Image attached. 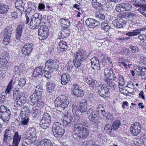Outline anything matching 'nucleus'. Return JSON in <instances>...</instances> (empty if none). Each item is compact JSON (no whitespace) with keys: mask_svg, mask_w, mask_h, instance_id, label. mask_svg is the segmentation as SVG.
Returning a JSON list of instances; mask_svg holds the SVG:
<instances>
[{"mask_svg":"<svg viewBox=\"0 0 146 146\" xmlns=\"http://www.w3.org/2000/svg\"><path fill=\"white\" fill-rule=\"evenodd\" d=\"M13 146H18L21 139V136L18 132H16L13 138Z\"/></svg>","mask_w":146,"mask_h":146,"instance_id":"obj_30","label":"nucleus"},{"mask_svg":"<svg viewBox=\"0 0 146 146\" xmlns=\"http://www.w3.org/2000/svg\"><path fill=\"white\" fill-rule=\"evenodd\" d=\"M44 76L48 79H50L51 77L53 71H51L49 68L45 66L44 68Z\"/></svg>","mask_w":146,"mask_h":146,"instance_id":"obj_37","label":"nucleus"},{"mask_svg":"<svg viewBox=\"0 0 146 146\" xmlns=\"http://www.w3.org/2000/svg\"><path fill=\"white\" fill-rule=\"evenodd\" d=\"M16 8L20 11H23L24 10L25 3L21 0H17L15 4Z\"/></svg>","mask_w":146,"mask_h":146,"instance_id":"obj_33","label":"nucleus"},{"mask_svg":"<svg viewBox=\"0 0 146 146\" xmlns=\"http://www.w3.org/2000/svg\"><path fill=\"white\" fill-rule=\"evenodd\" d=\"M28 117L24 116V117L21 116V124L23 125H27L29 120V118Z\"/></svg>","mask_w":146,"mask_h":146,"instance_id":"obj_46","label":"nucleus"},{"mask_svg":"<svg viewBox=\"0 0 146 146\" xmlns=\"http://www.w3.org/2000/svg\"><path fill=\"white\" fill-rule=\"evenodd\" d=\"M115 10L119 12L123 11L124 9L123 3L117 4L116 5Z\"/></svg>","mask_w":146,"mask_h":146,"instance_id":"obj_52","label":"nucleus"},{"mask_svg":"<svg viewBox=\"0 0 146 146\" xmlns=\"http://www.w3.org/2000/svg\"><path fill=\"white\" fill-rule=\"evenodd\" d=\"M91 53L90 52L88 54H87L86 51L83 49L75 52L73 55V61L70 60L68 62L67 65V70L69 71L73 67L74 64L76 67H80L82 63L87 59Z\"/></svg>","mask_w":146,"mask_h":146,"instance_id":"obj_2","label":"nucleus"},{"mask_svg":"<svg viewBox=\"0 0 146 146\" xmlns=\"http://www.w3.org/2000/svg\"><path fill=\"white\" fill-rule=\"evenodd\" d=\"M146 30V27H143L141 29H137L132 31L129 32L125 35L129 36H136L140 33L141 31Z\"/></svg>","mask_w":146,"mask_h":146,"instance_id":"obj_26","label":"nucleus"},{"mask_svg":"<svg viewBox=\"0 0 146 146\" xmlns=\"http://www.w3.org/2000/svg\"><path fill=\"white\" fill-rule=\"evenodd\" d=\"M18 67L19 74H20V73L22 72L24 70V69L25 68V65L23 64L22 63Z\"/></svg>","mask_w":146,"mask_h":146,"instance_id":"obj_60","label":"nucleus"},{"mask_svg":"<svg viewBox=\"0 0 146 146\" xmlns=\"http://www.w3.org/2000/svg\"><path fill=\"white\" fill-rule=\"evenodd\" d=\"M10 11L9 7L5 4L0 3V13L5 14Z\"/></svg>","mask_w":146,"mask_h":146,"instance_id":"obj_35","label":"nucleus"},{"mask_svg":"<svg viewBox=\"0 0 146 146\" xmlns=\"http://www.w3.org/2000/svg\"><path fill=\"white\" fill-rule=\"evenodd\" d=\"M31 129L33 131V133H34L32 134V133H31V136H32V137H31L30 139V140L31 143H34L35 142L37 139L36 137H35V136L36 135L35 133L36 131L35 130V129L34 128H31Z\"/></svg>","mask_w":146,"mask_h":146,"instance_id":"obj_45","label":"nucleus"},{"mask_svg":"<svg viewBox=\"0 0 146 146\" xmlns=\"http://www.w3.org/2000/svg\"><path fill=\"white\" fill-rule=\"evenodd\" d=\"M124 11H129L132 8L131 5L127 2L123 3Z\"/></svg>","mask_w":146,"mask_h":146,"instance_id":"obj_49","label":"nucleus"},{"mask_svg":"<svg viewBox=\"0 0 146 146\" xmlns=\"http://www.w3.org/2000/svg\"><path fill=\"white\" fill-rule=\"evenodd\" d=\"M47 16L43 15L38 13H35L32 16V19L37 22L40 23L42 22H45L47 19Z\"/></svg>","mask_w":146,"mask_h":146,"instance_id":"obj_16","label":"nucleus"},{"mask_svg":"<svg viewBox=\"0 0 146 146\" xmlns=\"http://www.w3.org/2000/svg\"><path fill=\"white\" fill-rule=\"evenodd\" d=\"M10 55L9 53L6 52H4L1 54L0 58V64L2 66H4L9 64L8 61L9 60Z\"/></svg>","mask_w":146,"mask_h":146,"instance_id":"obj_19","label":"nucleus"},{"mask_svg":"<svg viewBox=\"0 0 146 146\" xmlns=\"http://www.w3.org/2000/svg\"><path fill=\"white\" fill-rule=\"evenodd\" d=\"M104 129L107 132L109 133H111L113 130L112 126H110L109 124L106 125Z\"/></svg>","mask_w":146,"mask_h":146,"instance_id":"obj_58","label":"nucleus"},{"mask_svg":"<svg viewBox=\"0 0 146 146\" xmlns=\"http://www.w3.org/2000/svg\"><path fill=\"white\" fill-rule=\"evenodd\" d=\"M59 60L57 59L52 60L50 59L47 60L45 63V65L51 71H53L54 70H57L59 67Z\"/></svg>","mask_w":146,"mask_h":146,"instance_id":"obj_10","label":"nucleus"},{"mask_svg":"<svg viewBox=\"0 0 146 146\" xmlns=\"http://www.w3.org/2000/svg\"><path fill=\"white\" fill-rule=\"evenodd\" d=\"M71 101L64 95H60L56 98L54 102L55 107L57 111L61 112L67 108Z\"/></svg>","mask_w":146,"mask_h":146,"instance_id":"obj_3","label":"nucleus"},{"mask_svg":"<svg viewBox=\"0 0 146 146\" xmlns=\"http://www.w3.org/2000/svg\"><path fill=\"white\" fill-rule=\"evenodd\" d=\"M23 28L24 26L21 25L19 24L17 26L16 30V39L19 40L21 38Z\"/></svg>","mask_w":146,"mask_h":146,"instance_id":"obj_27","label":"nucleus"},{"mask_svg":"<svg viewBox=\"0 0 146 146\" xmlns=\"http://www.w3.org/2000/svg\"><path fill=\"white\" fill-rule=\"evenodd\" d=\"M70 80V76L67 73L62 75L61 77V84L65 85Z\"/></svg>","mask_w":146,"mask_h":146,"instance_id":"obj_32","label":"nucleus"},{"mask_svg":"<svg viewBox=\"0 0 146 146\" xmlns=\"http://www.w3.org/2000/svg\"><path fill=\"white\" fill-rule=\"evenodd\" d=\"M43 69L44 68L43 66H39L36 68L33 71V76L36 77L39 75H42L44 72Z\"/></svg>","mask_w":146,"mask_h":146,"instance_id":"obj_29","label":"nucleus"},{"mask_svg":"<svg viewBox=\"0 0 146 146\" xmlns=\"http://www.w3.org/2000/svg\"><path fill=\"white\" fill-rule=\"evenodd\" d=\"M121 125V121L118 120L115 121L113 123L112 127L113 130L115 131Z\"/></svg>","mask_w":146,"mask_h":146,"instance_id":"obj_41","label":"nucleus"},{"mask_svg":"<svg viewBox=\"0 0 146 146\" xmlns=\"http://www.w3.org/2000/svg\"><path fill=\"white\" fill-rule=\"evenodd\" d=\"M48 30L47 26L45 25L40 26L38 29V35L42 37V39L46 38L48 37Z\"/></svg>","mask_w":146,"mask_h":146,"instance_id":"obj_18","label":"nucleus"},{"mask_svg":"<svg viewBox=\"0 0 146 146\" xmlns=\"http://www.w3.org/2000/svg\"><path fill=\"white\" fill-rule=\"evenodd\" d=\"M104 80L105 82H106L108 87L109 89L115 90L116 87L117 83L116 81L113 80V79L109 78H104Z\"/></svg>","mask_w":146,"mask_h":146,"instance_id":"obj_24","label":"nucleus"},{"mask_svg":"<svg viewBox=\"0 0 146 146\" xmlns=\"http://www.w3.org/2000/svg\"><path fill=\"white\" fill-rule=\"evenodd\" d=\"M85 23L88 27L91 28H94L100 24V22L98 21L91 18H88L86 20Z\"/></svg>","mask_w":146,"mask_h":146,"instance_id":"obj_20","label":"nucleus"},{"mask_svg":"<svg viewBox=\"0 0 146 146\" xmlns=\"http://www.w3.org/2000/svg\"><path fill=\"white\" fill-rule=\"evenodd\" d=\"M13 29L10 27H7L5 29L3 44L5 45L8 44L11 42V38L12 34Z\"/></svg>","mask_w":146,"mask_h":146,"instance_id":"obj_9","label":"nucleus"},{"mask_svg":"<svg viewBox=\"0 0 146 146\" xmlns=\"http://www.w3.org/2000/svg\"><path fill=\"white\" fill-rule=\"evenodd\" d=\"M72 89L73 94L76 97H82L84 95L83 90L78 84L73 85L72 87Z\"/></svg>","mask_w":146,"mask_h":146,"instance_id":"obj_13","label":"nucleus"},{"mask_svg":"<svg viewBox=\"0 0 146 146\" xmlns=\"http://www.w3.org/2000/svg\"><path fill=\"white\" fill-rule=\"evenodd\" d=\"M95 16L100 20H103L105 19L104 15L100 11V10L96 11L95 13Z\"/></svg>","mask_w":146,"mask_h":146,"instance_id":"obj_43","label":"nucleus"},{"mask_svg":"<svg viewBox=\"0 0 146 146\" xmlns=\"http://www.w3.org/2000/svg\"><path fill=\"white\" fill-rule=\"evenodd\" d=\"M42 86L38 85L36 87L35 92L30 96V97H32L33 99H35V97L38 96L39 98L42 97Z\"/></svg>","mask_w":146,"mask_h":146,"instance_id":"obj_23","label":"nucleus"},{"mask_svg":"<svg viewBox=\"0 0 146 146\" xmlns=\"http://www.w3.org/2000/svg\"><path fill=\"white\" fill-rule=\"evenodd\" d=\"M114 119V117L111 114L109 113L107 114L106 116L105 121L107 123L111 122Z\"/></svg>","mask_w":146,"mask_h":146,"instance_id":"obj_50","label":"nucleus"},{"mask_svg":"<svg viewBox=\"0 0 146 146\" xmlns=\"http://www.w3.org/2000/svg\"><path fill=\"white\" fill-rule=\"evenodd\" d=\"M128 15V18L130 19H135L137 16L135 14L131 12H129Z\"/></svg>","mask_w":146,"mask_h":146,"instance_id":"obj_61","label":"nucleus"},{"mask_svg":"<svg viewBox=\"0 0 146 146\" xmlns=\"http://www.w3.org/2000/svg\"><path fill=\"white\" fill-rule=\"evenodd\" d=\"M87 114L89 119L93 122L97 120L99 116L97 110H94L92 108H90L88 110Z\"/></svg>","mask_w":146,"mask_h":146,"instance_id":"obj_17","label":"nucleus"},{"mask_svg":"<svg viewBox=\"0 0 146 146\" xmlns=\"http://www.w3.org/2000/svg\"><path fill=\"white\" fill-rule=\"evenodd\" d=\"M29 24V27L31 29H36L38 28L40 24L37 21L31 19Z\"/></svg>","mask_w":146,"mask_h":146,"instance_id":"obj_36","label":"nucleus"},{"mask_svg":"<svg viewBox=\"0 0 146 146\" xmlns=\"http://www.w3.org/2000/svg\"><path fill=\"white\" fill-rule=\"evenodd\" d=\"M127 87L129 88L132 90V92H133L135 89L133 83L132 82L128 83L127 85Z\"/></svg>","mask_w":146,"mask_h":146,"instance_id":"obj_62","label":"nucleus"},{"mask_svg":"<svg viewBox=\"0 0 146 146\" xmlns=\"http://www.w3.org/2000/svg\"><path fill=\"white\" fill-rule=\"evenodd\" d=\"M37 146H56V145H54L50 140L44 138L41 140Z\"/></svg>","mask_w":146,"mask_h":146,"instance_id":"obj_25","label":"nucleus"},{"mask_svg":"<svg viewBox=\"0 0 146 146\" xmlns=\"http://www.w3.org/2000/svg\"><path fill=\"white\" fill-rule=\"evenodd\" d=\"M86 82L89 85L94 86L95 85V80H94L90 76H88L86 78Z\"/></svg>","mask_w":146,"mask_h":146,"instance_id":"obj_39","label":"nucleus"},{"mask_svg":"<svg viewBox=\"0 0 146 146\" xmlns=\"http://www.w3.org/2000/svg\"><path fill=\"white\" fill-rule=\"evenodd\" d=\"M141 127L140 124L137 122L134 123L133 126H131L130 130L134 136H137L141 132Z\"/></svg>","mask_w":146,"mask_h":146,"instance_id":"obj_15","label":"nucleus"},{"mask_svg":"<svg viewBox=\"0 0 146 146\" xmlns=\"http://www.w3.org/2000/svg\"><path fill=\"white\" fill-rule=\"evenodd\" d=\"M11 115L10 111L7 107L4 105L0 107V118L4 121H8Z\"/></svg>","mask_w":146,"mask_h":146,"instance_id":"obj_8","label":"nucleus"},{"mask_svg":"<svg viewBox=\"0 0 146 146\" xmlns=\"http://www.w3.org/2000/svg\"><path fill=\"white\" fill-rule=\"evenodd\" d=\"M91 67L94 71H98L100 69L99 61L97 58L94 57L91 59Z\"/></svg>","mask_w":146,"mask_h":146,"instance_id":"obj_21","label":"nucleus"},{"mask_svg":"<svg viewBox=\"0 0 146 146\" xmlns=\"http://www.w3.org/2000/svg\"><path fill=\"white\" fill-rule=\"evenodd\" d=\"M133 5L135 7H139L138 10L143 15H144L145 14L144 12L145 11L144 5L139 4L137 3H133Z\"/></svg>","mask_w":146,"mask_h":146,"instance_id":"obj_42","label":"nucleus"},{"mask_svg":"<svg viewBox=\"0 0 146 146\" xmlns=\"http://www.w3.org/2000/svg\"><path fill=\"white\" fill-rule=\"evenodd\" d=\"M119 90L121 93H122L123 94L126 96L129 95V94H132V92H130L129 90H128L127 89L120 88V87H119Z\"/></svg>","mask_w":146,"mask_h":146,"instance_id":"obj_53","label":"nucleus"},{"mask_svg":"<svg viewBox=\"0 0 146 146\" xmlns=\"http://www.w3.org/2000/svg\"><path fill=\"white\" fill-rule=\"evenodd\" d=\"M70 31L67 28L63 29L61 30V33L59 34L60 38H63L69 36L70 35Z\"/></svg>","mask_w":146,"mask_h":146,"instance_id":"obj_31","label":"nucleus"},{"mask_svg":"<svg viewBox=\"0 0 146 146\" xmlns=\"http://www.w3.org/2000/svg\"><path fill=\"white\" fill-rule=\"evenodd\" d=\"M87 101L83 100L80 105L73 104L72 106V110L74 115H76L74 118L75 123L74 132L78 133L79 137L85 138L89 135V130L87 122L85 120L78 122L79 116L86 112L87 108Z\"/></svg>","mask_w":146,"mask_h":146,"instance_id":"obj_1","label":"nucleus"},{"mask_svg":"<svg viewBox=\"0 0 146 146\" xmlns=\"http://www.w3.org/2000/svg\"><path fill=\"white\" fill-rule=\"evenodd\" d=\"M14 133V131L11 128H8L6 129L5 131L4 134L6 135H8L9 136L12 137L13 138L14 136L13 135Z\"/></svg>","mask_w":146,"mask_h":146,"instance_id":"obj_44","label":"nucleus"},{"mask_svg":"<svg viewBox=\"0 0 146 146\" xmlns=\"http://www.w3.org/2000/svg\"><path fill=\"white\" fill-rule=\"evenodd\" d=\"M31 104L32 105L33 113L35 114H38L40 112L39 107H42L44 104V100L38 96L35 97V99H33L32 97H30Z\"/></svg>","mask_w":146,"mask_h":146,"instance_id":"obj_4","label":"nucleus"},{"mask_svg":"<svg viewBox=\"0 0 146 146\" xmlns=\"http://www.w3.org/2000/svg\"><path fill=\"white\" fill-rule=\"evenodd\" d=\"M13 80H11L5 92H3L0 95V102L3 103L6 100V96L7 94H9L11 89L12 84Z\"/></svg>","mask_w":146,"mask_h":146,"instance_id":"obj_14","label":"nucleus"},{"mask_svg":"<svg viewBox=\"0 0 146 146\" xmlns=\"http://www.w3.org/2000/svg\"><path fill=\"white\" fill-rule=\"evenodd\" d=\"M47 88L48 89L47 90L48 91V90H50L48 92L50 93L51 92L50 91H52L54 89L55 87V85L51 81L47 84Z\"/></svg>","mask_w":146,"mask_h":146,"instance_id":"obj_48","label":"nucleus"},{"mask_svg":"<svg viewBox=\"0 0 146 146\" xmlns=\"http://www.w3.org/2000/svg\"><path fill=\"white\" fill-rule=\"evenodd\" d=\"M31 108V106H29V108L27 106L22 107L21 112V116L23 117L24 116L28 117L31 111L33 113L32 109L31 110L30 109Z\"/></svg>","mask_w":146,"mask_h":146,"instance_id":"obj_28","label":"nucleus"},{"mask_svg":"<svg viewBox=\"0 0 146 146\" xmlns=\"http://www.w3.org/2000/svg\"><path fill=\"white\" fill-rule=\"evenodd\" d=\"M11 15L12 20H15L16 19L17 16V13L16 12H13L11 13Z\"/></svg>","mask_w":146,"mask_h":146,"instance_id":"obj_63","label":"nucleus"},{"mask_svg":"<svg viewBox=\"0 0 146 146\" xmlns=\"http://www.w3.org/2000/svg\"><path fill=\"white\" fill-rule=\"evenodd\" d=\"M59 46L63 51L66 50L67 48V43L63 40H60L59 43Z\"/></svg>","mask_w":146,"mask_h":146,"instance_id":"obj_47","label":"nucleus"},{"mask_svg":"<svg viewBox=\"0 0 146 146\" xmlns=\"http://www.w3.org/2000/svg\"><path fill=\"white\" fill-rule=\"evenodd\" d=\"M51 117L48 113H44L40 121V126L43 129H46L49 126L51 122Z\"/></svg>","mask_w":146,"mask_h":146,"instance_id":"obj_7","label":"nucleus"},{"mask_svg":"<svg viewBox=\"0 0 146 146\" xmlns=\"http://www.w3.org/2000/svg\"><path fill=\"white\" fill-rule=\"evenodd\" d=\"M92 5L94 8L98 11L101 9L102 6V4L98 2L97 0H92Z\"/></svg>","mask_w":146,"mask_h":146,"instance_id":"obj_38","label":"nucleus"},{"mask_svg":"<svg viewBox=\"0 0 146 146\" xmlns=\"http://www.w3.org/2000/svg\"><path fill=\"white\" fill-rule=\"evenodd\" d=\"M104 73L106 78L113 79L114 81L116 80L117 78L112 69L106 68L105 70Z\"/></svg>","mask_w":146,"mask_h":146,"instance_id":"obj_22","label":"nucleus"},{"mask_svg":"<svg viewBox=\"0 0 146 146\" xmlns=\"http://www.w3.org/2000/svg\"><path fill=\"white\" fill-rule=\"evenodd\" d=\"M119 19H116L113 21L111 24L112 26L113 27L119 28L120 25H119Z\"/></svg>","mask_w":146,"mask_h":146,"instance_id":"obj_57","label":"nucleus"},{"mask_svg":"<svg viewBox=\"0 0 146 146\" xmlns=\"http://www.w3.org/2000/svg\"><path fill=\"white\" fill-rule=\"evenodd\" d=\"M129 48L133 53H135L138 52L139 51V49L137 46L131 45L130 46Z\"/></svg>","mask_w":146,"mask_h":146,"instance_id":"obj_59","label":"nucleus"},{"mask_svg":"<svg viewBox=\"0 0 146 146\" xmlns=\"http://www.w3.org/2000/svg\"><path fill=\"white\" fill-rule=\"evenodd\" d=\"M13 137L4 134L3 141L5 143H9L12 140Z\"/></svg>","mask_w":146,"mask_h":146,"instance_id":"obj_55","label":"nucleus"},{"mask_svg":"<svg viewBox=\"0 0 146 146\" xmlns=\"http://www.w3.org/2000/svg\"><path fill=\"white\" fill-rule=\"evenodd\" d=\"M26 92H20L18 88L14 89L13 93V98L16 103L19 106H23L27 102Z\"/></svg>","mask_w":146,"mask_h":146,"instance_id":"obj_5","label":"nucleus"},{"mask_svg":"<svg viewBox=\"0 0 146 146\" xmlns=\"http://www.w3.org/2000/svg\"><path fill=\"white\" fill-rule=\"evenodd\" d=\"M118 77H119L118 79L119 80L120 82H119L118 86L119 87V86L121 87L124 84V77L123 76L121 75L120 74H119L118 75Z\"/></svg>","mask_w":146,"mask_h":146,"instance_id":"obj_51","label":"nucleus"},{"mask_svg":"<svg viewBox=\"0 0 146 146\" xmlns=\"http://www.w3.org/2000/svg\"><path fill=\"white\" fill-rule=\"evenodd\" d=\"M119 28H123L125 27L126 24V21L123 20L122 19H119Z\"/></svg>","mask_w":146,"mask_h":146,"instance_id":"obj_54","label":"nucleus"},{"mask_svg":"<svg viewBox=\"0 0 146 146\" xmlns=\"http://www.w3.org/2000/svg\"><path fill=\"white\" fill-rule=\"evenodd\" d=\"M26 83V79L25 78H21L20 79L19 81L18 85L20 88H22L25 86Z\"/></svg>","mask_w":146,"mask_h":146,"instance_id":"obj_56","label":"nucleus"},{"mask_svg":"<svg viewBox=\"0 0 146 146\" xmlns=\"http://www.w3.org/2000/svg\"><path fill=\"white\" fill-rule=\"evenodd\" d=\"M97 108V111L99 113H100V112H102V111H104V108L101 104H99Z\"/></svg>","mask_w":146,"mask_h":146,"instance_id":"obj_64","label":"nucleus"},{"mask_svg":"<svg viewBox=\"0 0 146 146\" xmlns=\"http://www.w3.org/2000/svg\"><path fill=\"white\" fill-rule=\"evenodd\" d=\"M99 95L103 97L106 98L109 96L110 92L108 88L104 84H101L98 87Z\"/></svg>","mask_w":146,"mask_h":146,"instance_id":"obj_11","label":"nucleus"},{"mask_svg":"<svg viewBox=\"0 0 146 146\" xmlns=\"http://www.w3.org/2000/svg\"><path fill=\"white\" fill-rule=\"evenodd\" d=\"M34 46L31 43H26L23 46L21 51L22 54L25 56H28L33 49Z\"/></svg>","mask_w":146,"mask_h":146,"instance_id":"obj_12","label":"nucleus"},{"mask_svg":"<svg viewBox=\"0 0 146 146\" xmlns=\"http://www.w3.org/2000/svg\"><path fill=\"white\" fill-rule=\"evenodd\" d=\"M59 21L60 23L61 26L63 27V25L66 26L64 27H68L70 25V22L68 19H64L61 18L60 20Z\"/></svg>","mask_w":146,"mask_h":146,"instance_id":"obj_40","label":"nucleus"},{"mask_svg":"<svg viewBox=\"0 0 146 146\" xmlns=\"http://www.w3.org/2000/svg\"><path fill=\"white\" fill-rule=\"evenodd\" d=\"M139 70L140 72H137V75L141 76L142 79H146V67L143 66L142 67H140Z\"/></svg>","mask_w":146,"mask_h":146,"instance_id":"obj_34","label":"nucleus"},{"mask_svg":"<svg viewBox=\"0 0 146 146\" xmlns=\"http://www.w3.org/2000/svg\"><path fill=\"white\" fill-rule=\"evenodd\" d=\"M52 132L56 137L61 138L65 132L64 125L60 122H54L52 127Z\"/></svg>","mask_w":146,"mask_h":146,"instance_id":"obj_6","label":"nucleus"}]
</instances>
